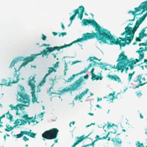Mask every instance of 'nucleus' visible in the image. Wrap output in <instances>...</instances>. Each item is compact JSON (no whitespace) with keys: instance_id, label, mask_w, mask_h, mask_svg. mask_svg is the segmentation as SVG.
Masks as SVG:
<instances>
[{"instance_id":"1","label":"nucleus","mask_w":147,"mask_h":147,"mask_svg":"<svg viewBox=\"0 0 147 147\" xmlns=\"http://www.w3.org/2000/svg\"><path fill=\"white\" fill-rule=\"evenodd\" d=\"M83 24L86 26L89 24H91L94 27H95L96 33L93 32L92 33H86L84 34L82 37L81 38H78L76 40H75L70 44L71 45L74 43L78 42H81L83 41L93 39L96 38L98 41H100V43L108 44V38H109V31L106 29L102 28L94 20H89L84 19L82 20Z\"/></svg>"},{"instance_id":"2","label":"nucleus","mask_w":147,"mask_h":147,"mask_svg":"<svg viewBox=\"0 0 147 147\" xmlns=\"http://www.w3.org/2000/svg\"><path fill=\"white\" fill-rule=\"evenodd\" d=\"M132 24L129 23L125 29V31L121 34L123 36L125 34V37L124 38L119 37L116 40L111 34L110 32L109 31V38H108V44L111 45H119L120 47H124L127 44L129 45L131 42L134 38L135 32L138 28H136V26L135 24L133 28H132L129 26L132 25Z\"/></svg>"},{"instance_id":"3","label":"nucleus","mask_w":147,"mask_h":147,"mask_svg":"<svg viewBox=\"0 0 147 147\" xmlns=\"http://www.w3.org/2000/svg\"><path fill=\"white\" fill-rule=\"evenodd\" d=\"M25 90L24 87L22 86H19L18 90V94L20 96V98L18 99L20 102L25 104L24 105L22 103L18 104L16 106H13L12 104L9 105L11 108V110H16V115H20V114L18 113L19 108L20 109L23 110L24 109L23 107L24 106L28 107L29 105L30 98L29 96L25 93Z\"/></svg>"},{"instance_id":"4","label":"nucleus","mask_w":147,"mask_h":147,"mask_svg":"<svg viewBox=\"0 0 147 147\" xmlns=\"http://www.w3.org/2000/svg\"><path fill=\"white\" fill-rule=\"evenodd\" d=\"M71 45V44L66 45L64 44V45L61 46L60 47L55 46L54 47H48L46 48V50L44 49L42 51H41L40 53L36 54L31 55V56L25 58L24 59V62L22 63L21 65V66H24L27 65L29 63L33 61L35 58L38 55H42V57H43L44 56H48L49 54L48 53H50L57 50L59 51L61 49H63L64 48H66L68 47H69Z\"/></svg>"},{"instance_id":"5","label":"nucleus","mask_w":147,"mask_h":147,"mask_svg":"<svg viewBox=\"0 0 147 147\" xmlns=\"http://www.w3.org/2000/svg\"><path fill=\"white\" fill-rule=\"evenodd\" d=\"M88 78V74H86L84 77H81L78 80H76L72 84L69 85L70 87H66L65 88L60 90L59 93L60 95L63 94L65 92H71V94L72 91H74L76 90H78L81 87L82 82L84 81V78L87 79Z\"/></svg>"},{"instance_id":"6","label":"nucleus","mask_w":147,"mask_h":147,"mask_svg":"<svg viewBox=\"0 0 147 147\" xmlns=\"http://www.w3.org/2000/svg\"><path fill=\"white\" fill-rule=\"evenodd\" d=\"M124 53V51H122L119 55L117 59V61H121V66H122V69L120 70L121 71L122 73L124 71V69H125V72H127L128 69L127 66H129V65L130 64L129 60L127 59V56L125 55Z\"/></svg>"},{"instance_id":"7","label":"nucleus","mask_w":147,"mask_h":147,"mask_svg":"<svg viewBox=\"0 0 147 147\" xmlns=\"http://www.w3.org/2000/svg\"><path fill=\"white\" fill-rule=\"evenodd\" d=\"M59 130L56 128L51 129L45 131L42 134V137L47 140L55 139L57 136Z\"/></svg>"},{"instance_id":"8","label":"nucleus","mask_w":147,"mask_h":147,"mask_svg":"<svg viewBox=\"0 0 147 147\" xmlns=\"http://www.w3.org/2000/svg\"><path fill=\"white\" fill-rule=\"evenodd\" d=\"M31 130H30L29 131H21L20 134L16 135H14V136L17 138H19L22 137L24 134H25L32 138H35L36 134L31 132Z\"/></svg>"},{"instance_id":"9","label":"nucleus","mask_w":147,"mask_h":147,"mask_svg":"<svg viewBox=\"0 0 147 147\" xmlns=\"http://www.w3.org/2000/svg\"><path fill=\"white\" fill-rule=\"evenodd\" d=\"M22 66H21V65L20 66V67L18 69V70H17L16 69V67L14 68V69H15V71L13 73V75L14 77L13 79V80L11 82V84H15L17 83L18 81L20 80V74L19 72H18V71H19L20 70V67Z\"/></svg>"},{"instance_id":"10","label":"nucleus","mask_w":147,"mask_h":147,"mask_svg":"<svg viewBox=\"0 0 147 147\" xmlns=\"http://www.w3.org/2000/svg\"><path fill=\"white\" fill-rule=\"evenodd\" d=\"M35 75L34 76H30L29 78L28 85L30 87L31 90L35 89Z\"/></svg>"},{"instance_id":"11","label":"nucleus","mask_w":147,"mask_h":147,"mask_svg":"<svg viewBox=\"0 0 147 147\" xmlns=\"http://www.w3.org/2000/svg\"><path fill=\"white\" fill-rule=\"evenodd\" d=\"M115 92L113 91L112 93H110L109 96L107 97H105L104 98L107 99V101H113L115 98L119 99L121 98V97H118V95L120 94V93H118L116 96H115Z\"/></svg>"},{"instance_id":"12","label":"nucleus","mask_w":147,"mask_h":147,"mask_svg":"<svg viewBox=\"0 0 147 147\" xmlns=\"http://www.w3.org/2000/svg\"><path fill=\"white\" fill-rule=\"evenodd\" d=\"M90 133L89 134L88 136H86V137H85L84 135H83L82 136L79 137H78L77 140L74 143L73 145H72L71 147H75V146L77 145L81 141H82L85 138H88V137L90 135Z\"/></svg>"},{"instance_id":"13","label":"nucleus","mask_w":147,"mask_h":147,"mask_svg":"<svg viewBox=\"0 0 147 147\" xmlns=\"http://www.w3.org/2000/svg\"><path fill=\"white\" fill-rule=\"evenodd\" d=\"M88 89L86 88L84 91H83L80 95H77L75 98V100H77L78 99L80 100L81 99L83 96L86 94L88 91Z\"/></svg>"},{"instance_id":"14","label":"nucleus","mask_w":147,"mask_h":147,"mask_svg":"<svg viewBox=\"0 0 147 147\" xmlns=\"http://www.w3.org/2000/svg\"><path fill=\"white\" fill-rule=\"evenodd\" d=\"M147 15L145 14H144L142 16L139 18L136 21V28H138L139 25L142 23V22L144 20L145 18L146 17Z\"/></svg>"},{"instance_id":"15","label":"nucleus","mask_w":147,"mask_h":147,"mask_svg":"<svg viewBox=\"0 0 147 147\" xmlns=\"http://www.w3.org/2000/svg\"><path fill=\"white\" fill-rule=\"evenodd\" d=\"M25 59L23 57H17L16 59L13 60L11 63L10 66V67L11 68L14 66L15 63H16L18 61H21L22 60H23L24 62V59Z\"/></svg>"},{"instance_id":"16","label":"nucleus","mask_w":147,"mask_h":147,"mask_svg":"<svg viewBox=\"0 0 147 147\" xmlns=\"http://www.w3.org/2000/svg\"><path fill=\"white\" fill-rule=\"evenodd\" d=\"M107 77L110 79L113 80L114 81H117L119 83L121 82V80L119 77L117 75L115 74L114 75H109Z\"/></svg>"},{"instance_id":"17","label":"nucleus","mask_w":147,"mask_h":147,"mask_svg":"<svg viewBox=\"0 0 147 147\" xmlns=\"http://www.w3.org/2000/svg\"><path fill=\"white\" fill-rule=\"evenodd\" d=\"M23 118L28 122V124L30 125L31 122L34 123L35 121V117L33 118V117H29L27 114L24 115L23 116Z\"/></svg>"},{"instance_id":"18","label":"nucleus","mask_w":147,"mask_h":147,"mask_svg":"<svg viewBox=\"0 0 147 147\" xmlns=\"http://www.w3.org/2000/svg\"><path fill=\"white\" fill-rule=\"evenodd\" d=\"M142 60L140 59H136L135 60H133L131 61H129L130 64L129 65V66L130 67V68L131 70L134 69V66L138 62Z\"/></svg>"},{"instance_id":"19","label":"nucleus","mask_w":147,"mask_h":147,"mask_svg":"<svg viewBox=\"0 0 147 147\" xmlns=\"http://www.w3.org/2000/svg\"><path fill=\"white\" fill-rule=\"evenodd\" d=\"M31 93L32 96V101L33 103L36 102L37 100V97H36L35 94V89L31 90Z\"/></svg>"},{"instance_id":"20","label":"nucleus","mask_w":147,"mask_h":147,"mask_svg":"<svg viewBox=\"0 0 147 147\" xmlns=\"http://www.w3.org/2000/svg\"><path fill=\"white\" fill-rule=\"evenodd\" d=\"M111 140L117 146L119 145L122 143L121 140L119 138L116 137L115 138H112Z\"/></svg>"},{"instance_id":"21","label":"nucleus","mask_w":147,"mask_h":147,"mask_svg":"<svg viewBox=\"0 0 147 147\" xmlns=\"http://www.w3.org/2000/svg\"><path fill=\"white\" fill-rule=\"evenodd\" d=\"M117 61L118 62V63L116 66H115V65H114L113 66H111V65L110 67L111 69H117V71H119L121 69H122V66H121V61H117Z\"/></svg>"},{"instance_id":"22","label":"nucleus","mask_w":147,"mask_h":147,"mask_svg":"<svg viewBox=\"0 0 147 147\" xmlns=\"http://www.w3.org/2000/svg\"><path fill=\"white\" fill-rule=\"evenodd\" d=\"M93 59L97 60H98L99 61H100V60H99L96 57H89V58L88 59H87V60H90V62L93 61V64H92V65H95L96 66L97 65V64L98 63L95 62V61H94L93 60Z\"/></svg>"},{"instance_id":"23","label":"nucleus","mask_w":147,"mask_h":147,"mask_svg":"<svg viewBox=\"0 0 147 147\" xmlns=\"http://www.w3.org/2000/svg\"><path fill=\"white\" fill-rule=\"evenodd\" d=\"M74 14L70 18V20L71 22V24L72 21L74 20L77 14L79 13L78 9H74L73 11Z\"/></svg>"},{"instance_id":"24","label":"nucleus","mask_w":147,"mask_h":147,"mask_svg":"<svg viewBox=\"0 0 147 147\" xmlns=\"http://www.w3.org/2000/svg\"><path fill=\"white\" fill-rule=\"evenodd\" d=\"M11 84V80H9L8 82H7V80L3 79L2 80V83L0 84L1 85H5L6 86H9Z\"/></svg>"},{"instance_id":"25","label":"nucleus","mask_w":147,"mask_h":147,"mask_svg":"<svg viewBox=\"0 0 147 147\" xmlns=\"http://www.w3.org/2000/svg\"><path fill=\"white\" fill-rule=\"evenodd\" d=\"M49 70L48 71V73L45 76L47 77L49 75L51 74L53 71L56 72V70L53 67H49L48 68Z\"/></svg>"},{"instance_id":"26","label":"nucleus","mask_w":147,"mask_h":147,"mask_svg":"<svg viewBox=\"0 0 147 147\" xmlns=\"http://www.w3.org/2000/svg\"><path fill=\"white\" fill-rule=\"evenodd\" d=\"M143 3H144L142 5V12L143 13L147 10V0Z\"/></svg>"},{"instance_id":"27","label":"nucleus","mask_w":147,"mask_h":147,"mask_svg":"<svg viewBox=\"0 0 147 147\" xmlns=\"http://www.w3.org/2000/svg\"><path fill=\"white\" fill-rule=\"evenodd\" d=\"M102 77L101 76H98L96 75L95 74H93L92 76V80H102Z\"/></svg>"},{"instance_id":"28","label":"nucleus","mask_w":147,"mask_h":147,"mask_svg":"<svg viewBox=\"0 0 147 147\" xmlns=\"http://www.w3.org/2000/svg\"><path fill=\"white\" fill-rule=\"evenodd\" d=\"M78 75V74H74L71 76L70 78H69L65 82L68 83L69 82H71L72 80L74 79L75 77L76 76H77Z\"/></svg>"},{"instance_id":"29","label":"nucleus","mask_w":147,"mask_h":147,"mask_svg":"<svg viewBox=\"0 0 147 147\" xmlns=\"http://www.w3.org/2000/svg\"><path fill=\"white\" fill-rule=\"evenodd\" d=\"M92 66V63H90L89 65L88 66L87 68H86L84 70L81 71V72H80V73H78V75L84 73H85Z\"/></svg>"},{"instance_id":"30","label":"nucleus","mask_w":147,"mask_h":147,"mask_svg":"<svg viewBox=\"0 0 147 147\" xmlns=\"http://www.w3.org/2000/svg\"><path fill=\"white\" fill-rule=\"evenodd\" d=\"M47 77L45 76L42 78V80L40 82L39 84L38 85L39 86L41 87L42 86L43 84L45 83L46 81V79Z\"/></svg>"},{"instance_id":"31","label":"nucleus","mask_w":147,"mask_h":147,"mask_svg":"<svg viewBox=\"0 0 147 147\" xmlns=\"http://www.w3.org/2000/svg\"><path fill=\"white\" fill-rule=\"evenodd\" d=\"M144 3H142L138 7H135L134 8V10H135L136 12H139L140 11L141 9H142V4Z\"/></svg>"},{"instance_id":"32","label":"nucleus","mask_w":147,"mask_h":147,"mask_svg":"<svg viewBox=\"0 0 147 147\" xmlns=\"http://www.w3.org/2000/svg\"><path fill=\"white\" fill-rule=\"evenodd\" d=\"M56 81V79L55 78L54 79H49V83L51 85V86L53 87L55 84V81Z\"/></svg>"},{"instance_id":"33","label":"nucleus","mask_w":147,"mask_h":147,"mask_svg":"<svg viewBox=\"0 0 147 147\" xmlns=\"http://www.w3.org/2000/svg\"><path fill=\"white\" fill-rule=\"evenodd\" d=\"M6 115L7 118L10 120H11L12 119L13 116L9 113V111H8V112L6 113Z\"/></svg>"},{"instance_id":"34","label":"nucleus","mask_w":147,"mask_h":147,"mask_svg":"<svg viewBox=\"0 0 147 147\" xmlns=\"http://www.w3.org/2000/svg\"><path fill=\"white\" fill-rule=\"evenodd\" d=\"M98 65L100 66V67L102 69H105V70H109V69H108L106 67L105 65H104L102 63H98Z\"/></svg>"},{"instance_id":"35","label":"nucleus","mask_w":147,"mask_h":147,"mask_svg":"<svg viewBox=\"0 0 147 147\" xmlns=\"http://www.w3.org/2000/svg\"><path fill=\"white\" fill-rule=\"evenodd\" d=\"M147 83V82H146V83H144L143 84L142 83V82L141 81H140V83H139V85L136 86V87H134L133 88V89H136V88H138L140 86H143V85L145 84H146Z\"/></svg>"},{"instance_id":"36","label":"nucleus","mask_w":147,"mask_h":147,"mask_svg":"<svg viewBox=\"0 0 147 147\" xmlns=\"http://www.w3.org/2000/svg\"><path fill=\"white\" fill-rule=\"evenodd\" d=\"M131 13H132V14L134 16V18L132 20H129V21H134L135 20V18L136 16H137V15H136V14H135L136 12L135 11V10L134 11H132Z\"/></svg>"},{"instance_id":"37","label":"nucleus","mask_w":147,"mask_h":147,"mask_svg":"<svg viewBox=\"0 0 147 147\" xmlns=\"http://www.w3.org/2000/svg\"><path fill=\"white\" fill-rule=\"evenodd\" d=\"M84 13V10H82V11H80V13H79L78 18H80V20H82L83 16V14Z\"/></svg>"},{"instance_id":"38","label":"nucleus","mask_w":147,"mask_h":147,"mask_svg":"<svg viewBox=\"0 0 147 147\" xmlns=\"http://www.w3.org/2000/svg\"><path fill=\"white\" fill-rule=\"evenodd\" d=\"M96 141V140H94L93 142L91 144H88L86 145H84L82 146V147H86L87 146H92L93 147L94 146V144L95 142Z\"/></svg>"},{"instance_id":"39","label":"nucleus","mask_w":147,"mask_h":147,"mask_svg":"<svg viewBox=\"0 0 147 147\" xmlns=\"http://www.w3.org/2000/svg\"><path fill=\"white\" fill-rule=\"evenodd\" d=\"M137 53L139 55V58L142 60L144 57V53Z\"/></svg>"},{"instance_id":"40","label":"nucleus","mask_w":147,"mask_h":147,"mask_svg":"<svg viewBox=\"0 0 147 147\" xmlns=\"http://www.w3.org/2000/svg\"><path fill=\"white\" fill-rule=\"evenodd\" d=\"M20 119H17L15 121L14 123L16 126L20 125Z\"/></svg>"},{"instance_id":"41","label":"nucleus","mask_w":147,"mask_h":147,"mask_svg":"<svg viewBox=\"0 0 147 147\" xmlns=\"http://www.w3.org/2000/svg\"><path fill=\"white\" fill-rule=\"evenodd\" d=\"M9 126V125H8L7 126V128L5 129V130L6 131H11L12 129L13 128V127H12L11 126L10 127H8Z\"/></svg>"},{"instance_id":"42","label":"nucleus","mask_w":147,"mask_h":147,"mask_svg":"<svg viewBox=\"0 0 147 147\" xmlns=\"http://www.w3.org/2000/svg\"><path fill=\"white\" fill-rule=\"evenodd\" d=\"M134 71L132 73H129V74L128 75V80L129 82H130L132 78L133 75L134 74Z\"/></svg>"},{"instance_id":"43","label":"nucleus","mask_w":147,"mask_h":147,"mask_svg":"<svg viewBox=\"0 0 147 147\" xmlns=\"http://www.w3.org/2000/svg\"><path fill=\"white\" fill-rule=\"evenodd\" d=\"M137 147H144L142 143H140L138 141L136 144Z\"/></svg>"},{"instance_id":"44","label":"nucleus","mask_w":147,"mask_h":147,"mask_svg":"<svg viewBox=\"0 0 147 147\" xmlns=\"http://www.w3.org/2000/svg\"><path fill=\"white\" fill-rule=\"evenodd\" d=\"M76 9H78V11H79V10L80 11H82V10H84V8L83 6H80L79 7Z\"/></svg>"},{"instance_id":"45","label":"nucleus","mask_w":147,"mask_h":147,"mask_svg":"<svg viewBox=\"0 0 147 147\" xmlns=\"http://www.w3.org/2000/svg\"><path fill=\"white\" fill-rule=\"evenodd\" d=\"M67 64H66V63H65V69L64 70V74L65 76L66 75V71L67 70Z\"/></svg>"},{"instance_id":"46","label":"nucleus","mask_w":147,"mask_h":147,"mask_svg":"<svg viewBox=\"0 0 147 147\" xmlns=\"http://www.w3.org/2000/svg\"><path fill=\"white\" fill-rule=\"evenodd\" d=\"M107 123L108 124V125L107 127V129H109L111 127L114 125L113 124H112V125H111V124H109V123L108 122H107Z\"/></svg>"},{"instance_id":"47","label":"nucleus","mask_w":147,"mask_h":147,"mask_svg":"<svg viewBox=\"0 0 147 147\" xmlns=\"http://www.w3.org/2000/svg\"><path fill=\"white\" fill-rule=\"evenodd\" d=\"M144 51V49L142 47H140L139 48V50H138L136 51L137 53H143L142 52Z\"/></svg>"},{"instance_id":"48","label":"nucleus","mask_w":147,"mask_h":147,"mask_svg":"<svg viewBox=\"0 0 147 147\" xmlns=\"http://www.w3.org/2000/svg\"><path fill=\"white\" fill-rule=\"evenodd\" d=\"M59 62H57L53 65L54 68H57L59 67Z\"/></svg>"},{"instance_id":"49","label":"nucleus","mask_w":147,"mask_h":147,"mask_svg":"<svg viewBox=\"0 0 147 147\" xmlns=\"http://www.w3.org/2000/svg\"><path fill=\"white\" fill-rule=\"evenodd\" d=\"M110 133H112V132H110L107 134L105 136H104L102 138H101V140L106 139L108 137V136L109 135Z\"/></svg>"},{"instance_id":"50","label":"nucleus","mask_w":147,"mask_h":147,"mask_svg":"<svg viewBox=\"0 0 147 147\" xmlns=\"http://www.w3.org/2000/svg\"><path fill=\"white\" fill-rule=\"evenodd\" d=\"M142 75H138L137 76V78L139 80V82H140V81H141V78H142Z\"/></svg>"},{"instance_id":"51","label":"nucleus","mask_w":147,"mask_h":147,"mask_svg":"<svg viewBox=\"0 0 147 147\" xmlns=\"http://www.w3.org/2000/svg\"><path fill=\"white\" fill-rule=\"evenodd\" d=\"M20 125L26 123V121L23 119H20Z\"/></svg>"},{"instance_id":"52","label":"nucleus","mask_w":147,"mask_h":147,"mask_svg":"<svg viewBox=\"0 0 147 147\" xmlns=\"http://www.w3.org/2000/svg\"><path fill=\"white\" fill-rule=\"evenodd\" d=\"M47 37L46 36L43 34H42V40H45L46 39Z\"/></svg>"},{"instance_id":"53","label":"nucleus","mask_w":147,"mask_h":147,"mask_svg":"<svg viewBox=\"0 0 147 147\" xmlns=\"http://www.w3.org/2000/svg\"><path fill=\"white\" fill-rule=\"evenodd\" d=\"M139 45L140 46H146L147 45V43H140L139 44Z\"/></svg>"},{"instance_id":"54","label":"nucleus","mask_w":147,"mask_h":147,"mask_svg":"<svg viewBox=\"0 0 147 147\" xmlns=\"http://www.w3.org/2000/svg\"><path fill=\"white\" fill-rule=\"evenodd\" d=\"M95 138L96 139L95 140H96V141H97L98 140H101V138H99L98 135H96L95 137Z\"/></svg>"},{"instance_id":"55","label":"nucleus","mask_w":147,"mask_h":147,"mask_svg":"<svg viewBox=\"0 0 147 147\" xmlns=\"http://www.w3.org/2000/svg\"><path fill=\"white\" fill-rule=\"evenodd\" d=\"M23 140L25 141L28 140L29 139L27 138L26 136H24L23 137Z\"/></svg>"},{"instance_id":"56","label":"nucleus","mask_w":147,"mask_h":147,"mask_svg":"<svg viewBox=\"0 0 147 147\" xmlns=\"http://www.w3.org/2000/svg\"><path fill=\"white\" fill-rule=\"evenodd\" d=\"M139 37H140L142 39L143 38V33L140 32L139 33Z\"/></svg>"},{"instance_id":"57","label":"nucleus","mask_w":147,"mask_h":147,"mask_svg":"<svg viewBox=\"0 0 147 147\" xmlns=\"http://www.w3.org/2000/svg\"><path fill=\"white\" fill-rule=\"evenodd\" d=\"M141 39H142V38H141L139 37H136V41L140 42L141 41Z\"/></svg>"},{"instance_id":"58","label":"nucleus","mask_w":147,"mask_h":147,"mask_svg":"<svg viewBox=\"0 0 147 147\" xmlns=\"http://www.w3.org/2000/svg\"><path fill=\"white\" fill-rule=\"evenodd\" d=\"M44 113H41L40 114L38 115V116L39 117L41 118L43 117V116Z\"/></svg>"},{"instance_id":"59","label":"nucleus","mask_w":147,"mask_h":147,"mask_svg":"<svg viewBox=\"0 0 147 147\" xmlns=\"http://www.w3.org/2000/svg\"><path fill=\"white\" fill-rule=\"evenodd\" d=\"M146 30V28H143L142 30H141V33H144L145 31Z\"/></svg>"},{"instance_id":"60","label":"nucleus","mask_w":147,"mask_h":147,"mask_svg":"<svg viewBox=\"0 0 147 147\" xmlns=\"http://www.w3.org/2000/svg\"><path fill=\"white\" fill-rule=\"evenodd\" d=\"M39 86H38V87L37 88V90L36 91V92H39L41 91V90H40V88H39Z\"/></svg>"},{"instance_id":"61","label":"nucleus","mask_w":147,"mask_h":147,"mask_svg":"<svg viewBox=\"0 0 147 147\" xmlns=\"http://www.w3.org/2000/svg\"><path fill=\"white\" fill-rule=\"evenodd\" d=\"M94 68H92L91 71H90V72L92 75H93V74H94Z\"/></svg>"},{"instance_id":"62","label":"nucleus","mask_w":147,"mask_h":147,"mask_svg":"<svg viewBox=\"0 0 147 147\" xmlns=\"http://www.w3.org/2000/svg\"><path fill=\"white\" fill-rule=\"evenodd\" d=\"M61 24L62 27V28L63 30H64L65 29V27L63 24V22L61 23Z\"/></svg>"},{"instance_id":"63","label":"nucleus","mask_w":147,"mask_h":147,"mask_svg":"<svg viewBox=\"0 0 147 147\" xmlns=\"http://www.w3.org/2000/svg\"><path fill=\"white\" fill-rule=\"evenodd\" d=\"M137 95L138 96L140 97L142 95L141 92H139L137 94Z\"/></svg>"},{"instance_id":"64","label":"nucleus","mask_w":147,"mask_h":147,"mask_svg":"<svg viewBox=\"0 0 147 147\" xmlns=\"http://www.w3.org/2000/svg\"><path fill=\"white\" fill-rule=\"evenodd\" d=\"M61 34L63 36L64 35H66V32H62L61 33Z\"/></svg>"}]
</instances>
